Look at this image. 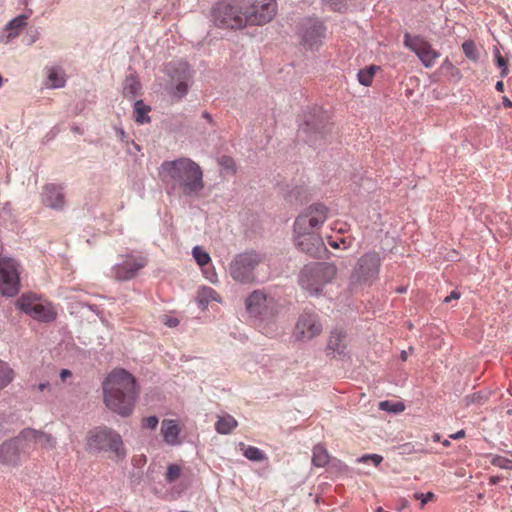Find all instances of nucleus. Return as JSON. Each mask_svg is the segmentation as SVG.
<instances>
[{
    "mask_svg": "<svg viewBox=\"0 0 512 512\" xmlns=\"http://www.w3.org/2000/svg\"><path fill=\"white\" fill-rule=\"evenodd\" d=\"M329 208L322 203H313L300 213L293 224L296 248L312 258H321L327 251L320 235L313 233L328 218Z\"/></svg>",
    "mask_w": 512,
    "mask_h": 512,
    "instance_id": "obj_1",
    "label": "nucleus"
},
{
    "mask_svg": "<svg viewBox=\"0 0 512 512\" xmlns=\"http://www.w3.org/2000/svg\"><path fill=\"white\" fill-rule=\"evenodd\" d=\"M104 402L113 412L129 416L139 395L135 377L125 369H114L102 384Z\"/></svg>",
    "mask_w": 512,
    "mask_h": 512,
    "instance_id": "obj_2",
    "label": "nucleus"
},
{
    "mask_svg": "<svg viewBox=\"0 0 512 512\" xmlns=\"http://www.w3.org/2000/svg\"><path fill=\"white\" fill-rule=\"evenodd\" d=\"M159 176L164 183L178 187L186 197H198L204 189L203 171L199 164L190 158L165 160L159 167Z\"/></svg>",
    "mask_w": 512,
    "mask_h": 512,
    "instance_id": "obj_3",
    "label": "nucleus"
},
{
    "mask_svg": "<svg viewBox=\"0 0 512 512\" xmlns=\"http://www.w3.org/2000/svg\"><path fill=\"white\" fill-rule=\"evenodd\" d=\"M333 126L329 112L320 106H313L303 113L298 134L309 146L320 148L332 139Z\"/></svg>",
    "mask_w": 512,
    "mask_h": 512,
    "instance_id": "obj_4",
    "label": "nucleus"
},
{
    "mask_svg": "<svg viewBox=\"0 0 512 512\" xmlns=\"http://www.w3.org/2000/svg\"><path fill=\"white\" fill-rule=\"evenodd\" d=\"M337 267L329 262H314L304 265L298 275V284L310 295L317 296L336 277Z\"/></svg>",
    "mask_w": 512,
    "mask_h": 512,
    "instance_id": "obj_5",
    "label": "nucleus"
},
{
    "mask_svg": "<svg viewBox=\"0 0 512 512\" xmlns=\"http://www.w3.org/2000/svg\"><path fill=\"white\" fill-rule=\"evenodd\" d=\"M247 0H220L211 8V18L214 25L223 29H242L245 27L244 8L248 7Z\"/></svg>",
    "mask_w": 512,
    "mask_h": 512,
    "instance_id": "obj_6",
    "label": "nucleus"
},
{
    "mask_svg": "<svg viewBox=\"0 0 512 512\" xmlns=\"http://www.w3.org/2000/svg\"><path fill=\"white\" fill-rule=\"evenodd\" d=\"M86 449L90 452H111L118 459L126 456L121 435L107 426H98L88 432Z\"/></svg>",
    "mask_w": 512,
    "mask_h": 512,
    "instance_id": "obj_7",
    "label": "nucleus"
},
{
    "mask_svg": "<svg viewBox=\"0 0 512 512\" xmlns=\"http://www.w3.org/2000/svg\"><path fill=\"white\" fill-rule=\"evenodd\" d=\"M265 256L254 249L236 254L228 266L231 278L240 284H252L256 281V269Z\"/></svg>",
    "mask_w": 512,
    "mask_h": 512,
    "instance_id": "obj_8",
    "label": "nucleus"
},
{
    "mask_svg": "<svg viewBox=\"0 0 512 512\" xmlns=\"http://www.w3.org/2000/svg\"><path fill=\"white\" fill-rule=\"evenodd\" d=\"M301 45L307 50H318L326 37V26L317 17H304L296 26Z\"/></svg>",
    "mask_w": 512,
    "mask_h": 512,
    "instance_id": "obj_9",
    "label": "nucleus"
},
{
    "mask_svg": "<svg viewBox=\"0 0 512 512\" xmlns=\"http://www.w3.org/2000/svg\"><path fill=\"white\" fill-rule=\"evenodd\" d=\"M381 265L382 259L377 251L364 253L352 270L351 281L355 284L371 285L378 279Z\"/></svg>",
    "mask_w": 512,
    "mask_h": 512,
    "instance_id": "obj_10",
    "label": "nucleus"
},
{
    "mask_svg": "<svg viewBox=\"0 0 512 512\" xmlns=\"http://www.w3.org/2000/svg\"><path fill=\"white\" fill-rule=\"evenodd\" d=\"M248 7L244 8V22L247 25H264L270 22L277 12L275 0H247Z\"/></svg>",
    "mask_w": 512,
    "mask_h": 512,
    "instance_id": "obj_11",
    "label": "nucleus"
},
{
    "mask_svg": "<svg viewBox=\"0 0 512 512\" xmlns=\"http://www.w3.org/2000/svg\"><path fill=\"white\" fill-rule=\"evenodd\" d=\"M247 312L262 320L270 319L276 314V301L261 290H254L245 300Z\"/></svg>",
    "mask_w": 512,
    "mask_h": 512,
    "instance_id": "obj_12",
    "label": "nucleus"
},
{
    "mask_svg": "<svg viewBox=\"0 0 512 512\" xmlns=\"http://www.w3.org/2000/svg\"><path fill=\"white\" fill-rule=\"evenodd\" d=\"M19 288L18 264L12 258L0 256V294L13 297Z\"/></svg>",
    "mask_w": 512,
    "mask_h": 512,
    "instance_id": "obj_13",
    "label": "nucleus"
},
{
    "mask_svg": "<svg viewBox=\"0 0 512 512\" xmlns=\"http://www.w3.org/2000/svg\"><path fill=\"white\" fill-rule=\"evenodd\" d=\"M322 330L319 315L312 310H304L296 322L294 336L298 341L307 342L319 336Z\"/></svg>",
    "mask_w": 512,
    "mask_h": 512,
    "instance_id": "obj_14",
    "label": "nucleus"
},
{
    "mask_svg": "<svg viewBox=\"0 0 512 512\" xmlns=\"http://www.w3.org/2000/svg\"><path fill=\"white\" fill-rule=\"evenodd\" d=\"M168 74L171 82L175 83L169 89L170 96L182 99L185 97L189 90V81L191 79L190 66L187 62H178L170 64L168 67Z\"/></svg>",
    "mask_w": 512,
    "mask_h": 512,
    "instance_id": "obj_15",
    "label": "nucleus"
},
{
    "mask_svg": "<svg viewBox=\"0 0 512 512\" xmlns=\"http://www.w3.org/2000/svg\"><path fill=\"white\" fill-rule=\"evenodd\" d=\"M32 434L31 429L23 430L17 437L3 442L0 445V461L3 464H16L20 453L29 447L28 437Z\"/></svg>",
    "mask_w": 512,
    "mask_h": 512,
    "instance_id": "obj_16",
    "label": "nucleus"
},
{
    "mask_svg": "<svg viewBox=\"0 0 512 512\" xmlns=\"http://www.w3.org/2000/svg\"><path fill=\"white\" fill-rule=\"evenodd\" d=\"M404 45L417 55L426 68L432 67L435 60L440 56V53L434 50L431 44L419 35L411 36L409 33H405Z\"/></svg>",
    "mask_w": 512,
    "mask_h": 512,
    "instance_id": "obj_17",
    "label": "nucleus"
},
{
    "mask_svg": "<svg viewBox=\"0 0 512 512\" xmlns=\"http://www.w3.org/2000/svg\"><path fill=\"white\" fill-rule=\"evenodd\" d=\"M147 263V259L143 256L126 255L121 262L113 266L115 279L118 281L131 280L137 276Z\"/></svg>",
    "mask_w": 512,
    "mask_h": 512,
    "instance_id": "obj_18",
    "label": "nucleus"
},
{
    "mask_svg": "<svg viewBox=\"0 0 512 512\" xmlns=\"http://www.w3.org/2000/svg\"><path fill=\"white\" fill-rule=\"evenodd\" d=\"M41 201L46 207L62 210L65 205L63 187L56 184H46L41 193Z\"/></svg>",
    "mask_w": 512,
    "mask_h": 512,
    "instance_id": "obj_19",
    "label": "nucleus"
},
{
    "mask_svg": "<svg viewBox=\"0 0 512 512\" xmlns=\"http://www.w3.org/2000/svg\"><path fill=\"white\" fill-rule=\"evenodd\" d=\"M57 318V310L52 302L34 293V320L51 323Z\"/></svg>",
    "mask_w": 512,
    "mask_h": 512,
    "instance_id": "obj_20",
    "label": "nucleus"
},
{
    "mask_svg": "<svg viewBox=\"0 0 512 512\" xmlns=\"http://www.w3.org/2000/svg\"><path fill=\"white\" fill-rule=\"evenodd\" d=\"M27 20L28 15L22 14L9 21L4 28V33L0 35V42L7 44L18 37L27 27Z\"/></svg>",
    "mask_w": 512,
    "mask_h": 512,
    "instance_id": "obj_21",
    "label": "nucleus"
},
{
    "mask_svg": "<svg viewBox=\"0 0 512 512\" xmlns=\"http://www.w3.org/2000/svg\"><path fill=\"white\" fill-rule=\"evenodd\" d=\"M327 350L338 356H346L347 334L343 329H333L327 341Z\"/></svg>",
    "mask_w": 512,
    "mask_h": 512,
    "instance_id": "obj_22",
    "label": "nucleus"
},
{
    "mask_svg": "<svg viewBox=\"0 0 512 512\" xmlns=\"http://www.w3.org/2000/svg\"><path fill=\"white\" fill-rule=\"evenodd\" d=\"M45 86L51 89L63 88L66 84L65 71L59 66L47 67Z\"/></svg>",
    "mask_w": 512,
    "mask_h": 512,
    "instance_id": "obj_23",
    "label": "nucleus"
},
{
    "mask_svg": "<svg viewBox=\"0 0 512 512\" xmlns=\"http://www.w3.org/2000/svg\"><path fill=\"white\" fill-rule=\"evenodd\" d=\"M141 90V83L136 73L126 76L123 84V95L126 98H134Z\"/></svg>",
    "mask_w": 512,
    "mask_h": 512,
    "instance_id": "obj_24",
    "label": "nucleus"
},
{
    "mask_svg": "<svg viewBox=\"0 0 512 512\" xmlns=\"http://www.w3.org/2000/svg\"><path fill=\"white\" fill-rule=\"evenodd\" d=\"M164 440L169 444H176L180 429L174 420H164L161 428Z\"/></svg>",
    "mask_w": 512,
    "mask_h": 512,
    "instance_id": "obj_25",
    "label": "nucleus"
},
{
    "mask_svg": "<svg viewBox=\"0 0 512 512\" xmlns=\"http://www.w3.org/2000/svg\"><path fill=\"white\" fill-rule=\"evenodd\" d=\"M151 111V107L146 105L143 100H137L134 103L133 117L138 124H148L151 122V118L148 113Z\"/></svg>",
    "mask_w": 512,
    "mask_h": 512,
    "instance_id": "obj_26",
    "label": "nucleus"
},
{
    "mask_svg": "<svg viewBox=\"0 0 512 512\" xmlns=\"http://www.w3.org/2000/svg\"><path fill=\"white\" fill-rule=\"evenodd\" d=\"M237 425L238 423L233 416L226 415L219 417V419L215 423V430L219 434L226 435L231 433L237 427Z\"/></svg>",
    "mask_w": 512,
    "mask_h": 512,
    "instance_id": "obj_27",
    "label": "nucleus"
},
{
    "mask_svg": "<svg viewBox=\"0 0 512 512\" xmlns=\"http://www.w3.org/2000/svg\"><path fill=\"white\" fill-rule=\"evenodd\" d=\"M330 456L328 454L327 449L321 445L317 444L313 448L312 455V464L316 467H325L329 462Z\"/></svg>",
    "mask_w": 512,
    "mask_h": 512,
    "instance_id": "obj_28",
    "label": "nucleus"
},
{
    "mask_svg": "<svg viewBox=\"0 0 512 512\" xmlns=\"http://www.w3.org/2000/svg\"><path fill=\"white\" fill-rule=\"evenodd\" d=\"M379 69V66L370 65L364 69H360L357 73V79L363 86H370L373 82L375 72Z\"/></svg>",
    "mask_w": 512,
    "mask_h": 512,
    "instance_id": "obj_29",
    "label": "nucleus"
},
{
    "mask_svg": "<svg viewBox=\"0 0 512 512\" xmlns=\"http://www.w3.org/2000/svg\"><path fill=\"white\" fill-rule=\"evenodd\" d=\"M240 445L242 446L243 455L250 461L261 462L267 460L266 454L258 447L245 446L243 443H240Z\"/></svg>",
    "mask_w": 512,
    "mask_h": 512,
    "instance_id": "obj_30",
    "label": "nucleus"
},
{
    "mask_svg": "<svg viewBox=\"0 0 512 512\" xmlns=\"http://www.w3.org/2000/svg\"><path fill=\"white\" fill-rule=\"evenodd\" d=\"M217 293L210 287H204L197 296V303L201 309H205L210 301L216 300Z\"/></svg>",
    "mask_w": 512,
    "mask_h": 512,
    "instance_id": "obj_31",
    "label": "nucleus"
},
{
    "mask_svg": "<svg viewBox=\"0 0 512 512\" xmlns=\"http://www.w3.org/2000/svg\"><path fill=\"white\" fill-rule=\"evenodd\" d=\"M34 444H40L45 448H53L56 441L52 435L34 429Z\"/></svg>",
    "mask_w": 512,
    "mask_h": 512,
    "instance_id": "obj_32",
    "label": "nucleus"
},
{
    "mask_svg": "<svg viewBox=\"0 0 512 512\" xmlns=\"http://www.w3.org/2000/svg\"><path fill=\"white\" fill-rule=\"evenodd\" d=\"M379 408L383 411L397 414L405 410V405L400 401L393 402L390 400H385L379 403Z\"/></svg>",
    "mask_w": 512,
    "mask_h": 512,
    "instance_id": "obj_33",
    "label": "nucleus"
},
{
    "mask_svg": "<svg viewBox=\"0 0 512 512\" xmlns=\"http://www.w3.org/2000/svg\"><path fill=\"white\" fill-rule=\"evenodd\" d=\"M13 379V371L9 366L0 361V390L6 387Z\"/></svg>",
    "mask_w": 512,
    "mask_h": 512,
    "instance_id": "obj_34",
    "label": "nucleus"
},
{
    "mask_svg": "<svg viewBox=\"0 0 512 512\" xmlns=\"http://www.w3.org/2000/svg\"><path fill=\"white\" fill-rule=\"evenodd\" d=\"M487 457L490 458V463L493 466L499 467L501 469L512 470V460L496 454H489Z\"/></svg>",
    "mask_w": 512,
    "mask_h": 512,
    "instance_id": "obj_35",
    "label": "nucleus"
},
{
    "mask_svg": "<svg viewBox=\"0 0 512 512\" xmlns=\"http://www.w3.org/2000/svg\"><path fill=\"white\" fill-rule=\"evenodd\" d=\"M192 254H193L195 261L200 266H205L211 261L210 255L199 246H196L193 248Z\"/></svg>",
    "mask_w": 512,
    "mask_h": 512,
    "instance_id": "obj_36",
    "label": "nucleus"
},
{
    "mask_svg": "<svg viewBox=\"0 0 512 512\" xmlns=\"http://www.w3.org/2000/svg\"><path fill=\"white\" fill-rule=\"evenodd\" d=\"M496 65L500 68V77L505 78L509 74L507 60L501 55L498 48L494 50Z\"/></svg>",
    "mask_w": 512,
    "mask_h": 512,
    "instance_id": "obj_37",
    "label": "nucleus"
},
{
    "mask_svg": "<svg viewBox=\"0 0 512 512\" xmlns=\"http://www.w3.org/2000/svg\"><path fill=\"white\" fill-rule=\"evenodd\" d=\"M462 50L465 56L473 61H476L478 59V51L476 48V45L473 41H465L462 44Z\"/></svg>",
    "mask_w": 512,
    "mask_h": 512,
    "instance_id": "obj_38",
    "label": "nucleus"
},
{
    "mask_svg": "<svg viewBox=\"0 0 512 512\" xmlns=\"http://www.w3.org/2000/svg\"><path fill=\"white\" fill-rule=\"evenodd\" d=\"M181 475V468L177 464H169L165 475V480L168 483L175 482Z\"/></svg>",
    "mask_w": 512,
    "mask_h": 512,
    "instance_id": "obj_39",
    "label": "nucleus"
},
{
    "mask_svg": "<svg viewBox=\"0 0 512 512\" xmlns=\"http://www.w3.org/2000/svg\"><path fill=\"white\" fill-rule=\"evenodd\" d=\"M16 305L26 314H32V297L30 295H22L17 300Z\"/></svg>",
    "mask_w": 512,
    "mask_h": 512,
    "instance_id": "obj_40",
    "label": "nucleus"
},
{
    "mask_svg": "<svg viewBox=\"0 0 512 512\" xmlns=\"http://www.w3.org/2000/svg\"><path fill=\"white\" fill-rule=\"evenodd\" d=\"M357 461L362 463H368L371 461L375 466H378L383 461V457L378 454H365L358 458Z\"/></svg>",
    "mask_w": 512,
    "mask_h": 512,
    "instance_id": "obj_41",
    "label": "nucleus"
},
{
    "mask_svg": "<svg viewBox=\"0 0 512 512\" xmlns=\"http://www.w3.org/2000/svg\"><path fill=\"white\" fill-rule=\"evenodd\" d=\"M413 497L414 499L421 501V508H423L428 501H431L435 498V494L431 491L427 493L415 492Z\"/></svg>",
    "mask_w": 512,
    "mask_h": 512,
    "instance_id": "obj_42",
    "label": "nucleus"
},
{
    "mask_svg": "<svg viewBox=\"0 0 512 512\" xmlns=\"http://www.w3.org/2000/svg\"><path fill=\"white\" fill-rule=\"evenodd\" d=\"M159 419L157 416L152 415L142 419V427L146 429H155L158 425Z\"/></svg>",
    "mask_w": 512,
    "mask_h": 512,
    "instance_id": "obj_43",
    "label": "nucleus"
},
{
    "mask_svg": "<svg viewBox=\"0 0 512 512\" xmlns=\"http://www.w3.org/2000/svg\"><path fill=\"white\" fill-rule=\"evenodd\" d=\"M220 165L226 170H231L233 173L236 172V164L233 158L229 156H222L220 159Z\"/></svg>",
    "mask_w": 512,
    "mask_h": 512,
    "instance_id": "obj_44",
    "label": "nucleus"
},
{
    "mask_svg": "<svg viewBox=\"0 0 512 512\" xmlns=\"http://www.w3.org/2000/svg\"><path fill=\"white\" fill-rule=\"evenodd\" d=\"M484 400H485V397L482 395L481 392H475V393L467 395L465 397V401H466L467 405L474 404V403L481 404L484 402Z\"/></svg>",
    "mask_w": 512,
    "mask_h": 512,
    "instance_id": "obj_45",
    "label": "nucleus"
},
{
    "mask_svg": "<svg viewBox=\"0 0 512 512\" xmlns=\"http://www.w3.org/2000/svg\"><path fill=\"white\" fill-rule=\"evenodd\" d=\"M305 192H306V190L304 189V187L296 186L294 189H292L289 192V194L287 196H288L290 202H292V198H295V200H298V198H300Z\"/></svg>",
    "mask_w": 512,
    "mask_h": 512,
    "instance_id": "obj_46",
    "label": "nucleus"
},
{
    "mask_svg": "<svg viewBox=\"0 0 512 512\" xmlns=\"http://www.w3.org/2000/svg\"><path fill=\"white\" fill-rule=\"evenodd\" d=\"M114 131L121 142L129 145V137L122 127L115 126Z\"/></svg>",
    "mask_w": 512,
    "mask_h": 512,
    "instance_id": "obj_47",
    "label": "nucleus"
},
{
    "mask_svg": "<svg viewBox=\"0 0 512 512\" xmlns=\"http://www.w3.org/2000/svg\"><path fill=\"white\" fill-rule=\"evenodd\" d=\"M141 150L140 145H138L135 141L129 140V145H127V152L130 155H136V152Z\"/></svg>",
    "mask_w": 512,
    "mask_h": 512,
    "instance_id": "obj_48",
    "label": "nucleus"
},
{
    "mask_svg": "<svg viewBox=\"0 0 512 512\" xmlns=\"http://www.w3.org/2000/svg\"><path fill=\"white\" fill-rule=\"evenodd\" d=\"M461 294L457 290H452L448 296L444 298V303H450L452 300H458Z\"/></svg>",
    "mask_w": 512,
    "mask_h": 512,
    "instance_id": "obj_49",
    "label": "nucleus"
},
{
    "mask_svg": "<svg viewBox=\"0 0 512 512\" xmlns=\"http://www.w3.org/2000/svg\"><path fill=\"white\" fill-rule=\"evenodd\" d=\"M328 244L334 249H339L341 245L346 244V239L340 238L339 240H329Z\"/></svg>",
    "mask_w": 512,
    "mask_h": 512,
    "instance_id": "obj_50",
    "label": "nucleus"
},
{
    "mask_svg": "<svg viewBox=\"0 0 512 512\" xmlns=\"http://www.w3.org/2000/svg\"><path fill=\"white\" fill-rule=\"evenodd\" d=\"M202 118H204L211 126H214L215 123H214V120H213V117L212 115L208 112V111H204L202 112Z\"/></svg>",
    "mask_w": 512,
    "mask_h": 512,
    "instance_id": "obj_51",
    "label": "nucleus"
},
{
    "mask_svg": "<svg viewBox=\"0 0 512 512\" xmlns=\"http://www.w3.org/2000/svg\"><path fill=\"white\" fill-rule=\"evenodd\" d=\"M72 376V372L69 369H62L60 371V378L62 381H65L67 378Z\"/></svg>",
    "mask_w": 512,
    "mask_h": 512,
    "instance_id": "obj_52",
    "label": "nucleus"
},
{
    "mask_svg": "<svg viewBox=\"0 0 512 512\" xmlns=\"http://www.w3.org/2000/svg\"><path fill=\"white\" fill-rule=\"evenodd\" d=\"M464 437H465V431L464 430H459L456 433L451 434L449 436V438L454 439V440H459V439H462Z\"/></svg>",
    "mask_w": 512,
    "mask_h": 512,
    "instance_id": "obj_53",
    "label": "nucleus"
},
{
    "mask_svg": "<svg viewBox=\"0 0 512 512\" xmlns=\"http://www.w3.org/2000/svg\"><path fill=\"white\" fill-rule=\"evenodd\" d=\"M165 324L168 327H176L179 324V320L177 318H174V317H169L167 319V321L165 322Z\"/></svg>",
    "mask_w": 512,
    "mask_h": 512,
    "instance_id": "obj_54",
    "label": "nucleus"
},
{
    "mask_svg": "<svg viewBox=\"0 0 512 512\" xmlns=\"http://www.w3.org/2000/svg\"><path fill=\"white\" fill-rule=\"evenodd\" d=\"M502 104L505 108H511L512 107V101L507 97V96H504L502 98Z\"/></svg>",
    "mask_w": 512,
    "mask_h": 512,
    "instance_id": "obj_55",
    "label": "nucleus"
},
{
    "mask_svg": "<svg viewBox=\"0 0 512 512\" xmlns=\"http://www.w3.org/2000/svg\"><path fill=\"white\" fill-rule=\"evenodd\" d=\"M495 89L498 91V92H504V89H505V86H504V83L503 81H497L496 84H495Z\"/></svg>",
    "mask_w": 512,
    "mask_h": 512,
    "instance_id": "obj_56",
    "label": "nucleus"
},
{
    "mask_svg": "<svg viewBox=\"0 0 512 512\" xmlns=\"http://www.w3.org/2000/svg\"><path fill=\"white\" fill-rule=\"evenodd\" d=\"M501 480V477L500 476H491L489 478V484L491 485H496L499 483V481Z\"/></svg>",
    "mask_w": 512,
    "mask_h": 512,
    "instance_id": "obj_57",
    "label": "nucleus"
},
{
    "mask_svg": "<svg viewBox=\"0 0 512 512\" xmlns=\"http://www.w3.org/2000/svg\"><path fill=\"white\" fill-rule=\"evenodd\" d=\"M433 442H439L441 440V435L439 433H434L432 435Z\"/></svg>",
    "mask_w": 512,
    "mask_h": 512,
    "instance_id": "obj_58",
    "label": "nucleus"
},
{
    "mask_svg": "<svg viewBox=\"0 0 512 512\" xmlns=\"http://www.w3.org/2000/svg\"><path fill=\"white\" fill-rule=\"evenodd\" d=\"M46 387H50V384L47 382V383H40L39 384V389L41 391H43Z\"/></svg>",
    "mask_w": 512,
    "mask_h": 512,
    "instance_id": "obj_59",
    "label": "nucleus"
},
{
    "mask_svg": "<svg viewBox=\"0 0 512 512\" xmlns=\"http://www.w3.org/2000/svg\"><path fill=\"white\" fill-rule=\"evenodd\" d=\"M406 290H407V289H406V287H404V286L398 287V288L396 289V291H397L398 293H405V292H406Z\"/></svg>",
    "mask_w": 512,
    "mask_h": 512,
    "instance_id": "obj_60",
    "label": "nucleus"
},
{
    "mask_svg": "<svg viewBox=\"0 0 512 512\" xmlns=\"http://www.w3.org/2000/svg\"><path fill=\"white\" fill-rule=\"evenodd\" d=\"M407 359V353L406 351L401 352V360L405 361Z\"/></svg>",
    "mask_w": 512,
    "mask_h": 512,
    "instance_id": "obj_61",
    "label": "nucleus"
},
{
    "mask_svg": "<svg viewBox=\"0 0 512 512\" xmlns=\"http://www.w3.org/2000/svg\"><path fill=\"white\" fill-rule=\"evenodd\" d=\"M443 446L445 447H449L451 445L450 441L448 439H445L443 442H442Z\"/></svg>",
    "mask_w": 512,
    "mask_h": 512,
    "instance_id": "obj_62",
    "label": "nucleus"
},
{
    "mask_svg": "<svg viewBox=\"0 0 512 512\" xmlns=\"http://www.w3.org/2000/svg\"><path fill=\"white\" fill-rule=\"evenodd\" d=\"M3 85V78L2 76L0 75V87Z\"/></svg>",
    "mask_w": 512,
    "mask_h": 512,
    "instance_id": "obj_63",
    "label": "nucleus"
},
{
    "mask_svg": "<svg viewBox=\"0 0 512 512\" xmlns=\"http://www.w3.org/2000/svg\"><path fill=\"white\" fill-rule=\"evenodd\" d=\"M510 490L512 491V485L510 486Z\"/></svg>",
    "mask_w": 512,
    "mask_h": 512,
    "instance_id": "obj_64",
    "label": "nucleus"
}]
</instances>
